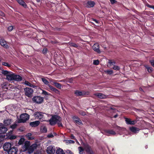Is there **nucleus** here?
I'll list each match as a JSON object with an SVG mask.
<instances>
[{"label": "nucleus", "mask_w": 154, "mask_h": 154, "mask_svg": "<svg viewBox=\"0 0 154 154\" xmlns=\"http://www.w3.org/2000/svg\"><path fill=\"white\" fill-rule=\"evenodd\" d=\"M6 79L10 81L14 80L19 82L22 80V78L20 76L11 72L10 73L7 75Z\"/></svg>", "instance_id": "obj_2"}, {"label": "nucleus", "mask_w": 154, "mask_h": 154, "mask_svg": "<svg viewBox=\"0 0 154 154\" xmlns=\"http://www.w3.org/2000/svg\"><path fill=\"white\" fill-rule=\"evenodd\" d=\"M3 147L4 150L8 152L12 147V145L10 143H6L4 144Z\"/></svg>", "instance_id": "obj_12"}, {"label": "nucleus", "mask_w": 154, "mask_h": 154, "mask_svg": "<svg viewBox=\"0 0 154 154\" xmlns=\"http://www.w3.org/2000/svg\"><path fill=\"white\" fill-rule=\"evenodd\" d=\"M48 137L49 138H52L54 137V136L52 134H50L48 135Z\"/></svg>", "instance_id": "obj_57"}, {"label": "nucleus", "mask_w": 154, "mask_h": 154, "mask_svg": "<svg viewBox=\"0 0 154 154\" xmlns=\"http://www.w3.org/2000/svg\"><path fill=\"white\" fill-rule=\"evenodd\" d=\"M70 137L71 139H73V140L75 139V137L74 136V135L73 134H71V135L70 136Z\"/></svg>", "instance_id": "obj_55"}, {"label": "nucleus", "mask_w": 154, "mask_h": 154, "mask_svg": "<svg viewBox=\"0 0 154 154\" xmlns=\"http://www.w3.org/2000/svg\"><path fill=\"white\" fill-rule=\"evenodd\" d=\"M69 82L71 83L72 82V78H69Z\"/></svg>", "instance_id": "obj_59"}, {"label": "nucleus", "mask_w": 154, "mask_h": 154, "mask_svg": "<svg viewBox=\"0 0 154 154\" xmlns=\"http://www.w3.org/2000/svg\"><path fill=\"white\" fill-rule=\"evenodd\" d=\"M95 4V3L94 1H88L86 5V7L88 8L93 7Z\"/></svg>", "instance_id": "obj_19"}, {"label": "nucleus", "mask_w": 154, "mask_h": 154, "mask_svg": "<svg viewBox=\"0 0 154 154\" xmlns=\"http://www.w3.org/2000/svg\"><path fill=\"white\" fill-rule=\"evenodd\" d=\"M149 62L151 63V65L153 67H154V60H149Z\"/></svg>", "instance_id": "obj_51"}, {"label": "nucleus", "mask_w": 154, "mask_h": 154, "mask_svg": "<svg viewBox=\"0 0 154 154\" xmlns=\"http://www.w3.org/2000/svg\"><path fill=\"white\" fill-rule=\"evenodd\" d=\"M52 117L48 120L50 125L52 126L55 125L58 120L60 119V117L57 115H51Z\"/></svg>", "instance_id": "obj_3"}, {"label": "nucleus", "mask_w": 154, "mask_h": 154, "mask_svg": "<svg viewBox=\"0 0 154 154\" xmlns=\"http://www.w3.org/2000/svg\"><path fill=\"white\" fill-rule=\"evenodd\" d=\"M108 63L110 65H112L114 66L116 64V62L112 60H109Z\"/></svg>", "instance_id": "obj_37"}, {"label": "nucleus", "mask_w": 154, "mask_h": 154, "mask_svg": "<svg viewBox=\"0 0 154 154\" xmlns=\"http://www.w3.org/2000/svg\"><path fill=\"white\" fill-rule=\"evenodd\" d=\"M42 80L44 83L46 85H47L49 87V85H50L49 82L46 79L44 78H42Z\"/></svg>", "instance_id": "obj_29"}, {"label": "nucleus", "mask_w": 154, "mask_h": 154, "mask_svg": "<svg viewBox=\"0 0 154 154\" xmlns=\"http://www.w3.org/2000/svg\"><path fill=\"white\" fill-rule=\"evenodd\" d=\"M145 5L147 7L152 8L153 9H154V6H152L149 5L148 3L146 2V3L145 4Z\"/></svg>", "instance_id": "obj_39"}, {"label": "nucleus", "mask_w": 154, "mask_h": 154, "mask_svg": "<svg viewBox=\"0 0 154 154\" xmlns=\"http://www.w3.org/2000/svg\"><path fill=\"white\" fill-rule=\"evenodd\" d=\"M43 100V98L39 96H34L32 99V100L34 103L38 104L42 103Z\"/></svg>", "instance_id": "obj_6"}, {"label": "nucleus", "mask_w": 154, "mask_h": 154, "mask_svg": "<svg viewBox=\"0 0 154 154\" xmlns=\"http://www.w3.org/2000/svg\"><path fill=\"white\" fill-rule=\"evenodd\" d=\"M49 88L50 90L56 93L57 94H59V91L51 85H49Z\"/></svg>", "instance_id": "obj_24"}, {"label": "nucleus", "mask_w": 154, "mask_h": 154, "mask_svg": "<svg viewBox=\"0 0 154 154\" xmlns=\"http://www.w3.org/2000/svg\"><path fill=\"white\" fill-rule=\"evenodd\" d=\"M0 134H5L7 132V128L2 124H0Z\"/></svg>", "instance_id": "obj_14"}, {"label": "nucleus", "mask_w": 154, "mask_h": 154, "mask_svg": "<svg viewBox=\"0 0 154 154\" xmlns=\"http://www.w3.org/2000/svg\"><path fill=\"white\" fill-rule=\"evenodd\" d=\"M93 64L95 65H98L99 63V61L98 60H94L93 61Z\"/></svg>", "instance_id": "obj_43"}, {"label": "nucleus", "mask_w": 154, "mask_h": 154, "mask_svg": "<svg viewBox=\"0 0 154 154\" xmlns=\"http://www.w3.org/2000/svg\"><path fill=\"white\" fill-rule=\"evenodd\" d=\"M18 3L20 5L23 6L25 8H26L27 7L26 4L25 2L23 0H16Z\"/></svg>", "instance_id": "obj_21"}, {"label": "nucleus", "mask_w": 154, "mask_h": 154, "mask_svg": "<svg viewBox=\"0 0 154 154\" xmlns=\"http://www.w3.org/2000/svg\"><path fill=\"white\" fill-rule=\"evenodd\" d=\"M66 142L67 143H75V141L73 140H66Z\"/></svg>", "instance_id": "obj_44"}, {"label": "nucleus", "mask_w": 154, "mask_h": 154, "mask_svg": "<svg viewBox=\"0 0 154 154\" xmlns=\"http://www.w3.org/2000/svg\"><path fill=\"white\" fill-rule=\"evenodd\" d=\"M48 52V49L46 48H44L43 50L42 53L45 54H46Z\"/></svg>", "instance_id": "obj_45"}, {"label": "nucleus", "mask_w": 154, "mask_h": 154, "mask_svg": "<svg viewBox=\"0 0 154 154\" xmlns=\"http://www.w3.org/2000/svg\"><path fill=\"white\" fill-rule=\"evenodd\" d=\"M144 67L147 69L149 73H151L153 71V68L152 67H149L147 65L144 66Z\"/></svg>", "instance_id": "obj_30"}, {"label": "nucleus", "mask_w": 154, "mask_h": 154, "mask_svg": "<svg viewBox=\"0 0 154 154\" xmlns=\"http://www.w3.org/2000/svg\"><path fill=\"white\" fill-rule=\"evenodd\" d=\"M30 142L29 141H26L24 143L23 147L25 148V151H26L27 149L30 146Z\"/></svg>", "instance_id": "obj_25"}, {"label": "nucleus", "mask_w": 154, "mask_h": 154, "mask_svg": "<svg viewBox=\"0 0 154 154\" xmlns=\"http://www.w3.org/2000/svg\"><path fill=\"white\" fill-rule=\"evenodd\" d=\"M43 113L42 112H35L34 114V116L35 118L41 120V119L43 118Z\"/></svg>", "instance_id": "obj_9"}, {"label": "nucleus", "mask_w": 154, "mask_h": 154, "mask_svg": "<svg viewBox=\"0 0 154 154\" xmlns=\"http://www.w3.org/2000/svg\"><path fill=\"white\" fill-rule=\"evenodd\" d=\"M82 145L84 148L82 146H79L78 149L79 154H83L84 150L87 154H94V152L92 147L87 143H83Z\"/></svg>", "instance_id": "obj_1"}, {"label": "nucleus", "mask_w": 154, "mask_h": 154, "mask_svg": "<svg viewBox=\"0 0 154 154\" xmlns=\"http://www.w3.org/2000/svg\"><path fill=\"white\" fill-rule=\"evenodd\" d=\"M37 2H40V0H35Z\"/></svg>", "instance_id": "obj_63"}, {"label": "nucleus", "mask_w": 154, "mask_h": 154, "mask_svg": "<svg viewBox=\"0 0 154 154\" xmlns=\"http://www.w3.org/2000/svg\"><path fill=\"white\" fill-rule=\"evenodd\" d=\"M5 85H4L3 86V87L4 88H5V87H4V86H5Z\"/></svg>", "instance_id": "obj_64"}, {"label": "nucleus", "mask_w": 154, "mask_h": 154, "mask_svg": "<svg viewBox=\"0 0 154 154\" xmlns=\"http://www.w3.org/2000/svg\"><path fill=\"white\" fill-rule=\"evenodd\" d=\"M2 64L3 66H7L9 68L11 67V64H9L7 62H3L2 63Z\"/></svg>", "instance_id": "obj_36"}, {"label": "nucleus", "mask_w": 154, "mask_h": 154, "mask_svg": "<svg viewBox=\"0 0 154 154\" xmlns=\"http://www.w3.org/2000/svg\"><path fill=\"white\" fill-rule=\"evenodd\" d=\"M17 126V125L16 124H15L11 125L10 127L11 128L14 129L16 128Z\"/></svg>", "instance_id": "obj_49"}, {"label": "nucleus", "mask_w": 154, "mask_h": 154, "mask_svg": "<svg viewBox=\"0 0 154 154\" xmlns=\"http://www.w3.org/2000/svg\"><path fill=\"white\" fill-rule=\"evenodd\" d=\"M18 151L17 147L15 146L12 147L7 152L8 154H17Z\"/></svg>", "instance_id": "obj_11"}, {"label": "nucleus", "mask_w": 154, "mask_h": 154, "mask_svg": "<svg viewBox=\"0 0 154 154\" xmlns=\"http://www.w3.org/2000/svg\"><path fill=\"white\" fill-rule=\"evenodd\" d=\"M0 15L2 17H4L5 15V14L2 11H0Z\"/></svg>", "instance_id": "obj_54"}, {"label": "nucleus", "mask_w": 154, "mask_h": 154, "mask_svg": "<svg viewBox=\"0 0 154 154\" xmlns=\"http://www.w3.org/2000/svg\"><path fill=\"white\" fill-rule=\"evenodd\" d=\"M13 29V26H9L8 28V30L9 32H11L12 30Z\"/></svg>", "instance_id": "obj_46"}, {"label": "nucleus", "mask_w": 154, "mask_h": 154, "mask_svg": "<svg viewBox=\"0 0 154 154\" xmlns=\"http://www.w3.org/2000/svg\"><path fill=\"white\" fill-rule=\"evenodd\" d=\"M104 132L106 133L105 134L107 136L116 134V132L112 130H104Z\"/></svg>", "instance_id": "obj_16"}, {"label": "nucleus", "mask_w": 154, "mask_h": 154, "mask_svg": "<svg viewBox=\"0 0 154 154\" xmlns=\"http://www.w3.org/2000/svg\"><path fill=\"white\" fill-rule=\"evenodd\" d=\"M130 131L133 132L137 133L139 131V129L137 128L132 127L130 128Z\"/></svg>", "instance_id": "obj_26"}, {"label": "nucleus", "mask_w": 154, "mask_h": 154, "mask_svg": "<svg viewBox=\"0 0 154 154\" xmlns=\"http://www.w3.org/2000/svg\"><path fill=\"white\" fill-rule=\"evenodd\" d=\"M74 94L77 96H81L85 95H88L89 94V92L81 91L79 90H75V91Z\"/></svg>", "instance_id": "obj_8"}, {"label": "nucleus", "mask_w": 154, "mask_h": 154, "mask_svg": "<svg viewBox=\"0 0 154 154\" xmlns=\"http://www.w3.org/2000/svg\"><path fill=\"white\" fill-rule=\"evenodd\" d=\"M104 72L109 75H112L113 73V71L112 70H106Z\"/></svg>", "instance_id": "obj_38"}, {"label": "nucleus", "mask_w": 154, "mask_h": 154, "mask_svg": "<svg viewBox=\"0 0 154 154\" xmlns=\"http://www.w3.org/2000/svg\"><path fill=\"white\" fill-rule=\"evenodd\" d=\"M93 49L98 54L101 53V51L100 50V46L98 44H94L92 47Z\"/></svg>", "instance_id": "obj_13"}, {"label": "nucleus", "mask_w": 154, "mask_h": 154, "mask_svg": "<svg viewBox=\"0 0 154 154\" xmlns=\"http://www.w3.org/2000/svg\"><path fill=\"white\" fill-rule=\"evenodd\" d=\"M72 118L75 123L80 125H83V123L80 119L78 117L76 116H74L72 117Z\"/></svg>", "instance_id": "obj_15"}, {"label": "nucleus", "mask_w": 154, "mask_h": 154, "mask_svg": "<svg viewBox=\"0 0 154 154\" xmlns=\"http://www.w3.org/2000/svg\"><path fill=\"white\" fill-rule=\"evenodd\" d=\"M31 135L32 134L31 133H28L26 134V136L29 140H32L34 139V137H31Z\"/></svg>", "instance_id": "obj_32"}, {"label": "nucleus", "mask_w": 154, "mask_h": 154, "mask_svg": "<svg viewBox=\"0 0 154 154\" xmlns=\"http://www.w3.org/2000/svg\"><path fill=\"white\" fill-rule=\"evenodd\" d=\"M112 68L116 70H119L120 69V67L116 66L115 65Z\"/></svg>", "instance_id": "obj_41"}, {"label": "nucleus", "mask_w": 154, "mask_h": 154, "mask_svg": "<svg viewBox=\"0 0 154 154\" xmlns=\"http://www.w3.org/2000/svg\"><path fill=\"white\" fill-rule=\"evenodd\" d=\"M79 114L83 116H85L86 115V113L83 110H79Z\"/></svg>", "instance_id": "obj_42"}, {"label": "nucleus", "mask_w": 154, "mask_h": 154, "mask_svg": "<svg viewBox=\"0 0 154 154\" xmlns=\"http://www.w3.org/2000/svg\"><path fill=\"white\" fill-rule=\"evenodd\" d=\"M40 122L39 121H36L31 122L29 123V125L32 127H36L38 126L40 124Z\"/></svg>", "instance_id": "obj_20"}, {"label": "nucleus", "mask_w": 154, "mask_h": 154, "mask_svg": "<svg viewBox=\"0 0 154 154\" xmlns=\"http://www.w3.org/2000/svg\"><path fill=\"white\" fill-rule=\"evenodd\" d=\"M136 123V122L135 121H131V125H134Z\"/></svg>", "instance_id": "obj_58"}, {"label": "nucleus", "mask_w": 154, "mask_h": 154, "mask_svg": "<svg viewBox=\"0 0 154 154\" xmlns=\"http://www.w3.org/2000/svg\"><path fill=\"white\" fill-rule=\"evenodd\" d=\"M11 119H7L4 120V125L7 126L10 125L11 124Z\"/></svg>", "instance_id": "obj_31"}, {"label": "nucleus", "mask_w": 154, "mask_h": 154, "mask_svg": "<svg viewBox=\"0 0 154 154\" xmlns=\"http://www.w3.org/2000/svg\"><path fill=\"white\" fill-rule=\"evenodd\" d=\"M109 1L112 4H113L117 2L116 0H109Z\"/></svg>", "instance_id": "obj_53"}, {"label": "nucleus", "mask_w": 154, "mask_h": 154, "mask_svg": "<svg viewBox=\"0 0 154 154\" xmlns=\"http://www.w3.org/2000/svg\"><path fill=\"white\" fill-rule=\"evenodd\" d=\"M25 84L26 85H28L29 86H31V83L27 81H25Z\"/></svg>", "instance_id": "obj_52"}, {"label": "nucleus", "mask_w": 154, "mask_h": 154, "mask_svg": "<svg viewBox=\"0 0 154 154\" xmlns=\"http://www.w3.org/2000/svg\"><path fill=\"white\" fill-rule=\"evenodd\" d=\"M42 94L44 95H49L48 93V92L46 91L45 90H42Z\"/></svg>", "instance_id": "obj_50"}, {"label": "nucleus", "mask_w": 154, "mask_h": 154, "mask_svg": "<svg viewBox=\"0 0 154 154\" xmlns=\"http://www.w3.org/2000/svg\"><path fill=\"white\" fill-rule=\"evenodd\" d=\"M25 94L29 97L32 96L33 91L32 88H26L24 89Z\"/></svg>", "instance_id": "obj_5"}, {"label": "nucleus", "mask_w": 154, "mask_h": 154, "mask_svg": "<svg viewBox=\"0 0 154 154\" xmlns=\"http://www.w3.org/2000/svg\"><path fill=\"white\" fill-rule=\"evenodd\" d=\"M13 131H10L9 133H8V137L9 139L10 140H14L16 138V137L14 135H11V134H12Z\"/></svg>", "instance_id": "obj_22"}, {"label": "nucleus", "mask_w": 154, "mask_h": 154, "mask_svg": "<svg viewBox=\"0 0 154 154\" xmlns=\"http://www.w3.org/2000/svg\"><path fill=\"white\" fill-rule=\"evenodd\" d=\"M94 95L98 98L101 99H104L106 98L107 97L106 95L100 93H97L95 94Z\"/></svg>", "instance_id": "obj_17"}, {"label": "nucleus", "mask_w": 154, "mask_h": 154, "mask_svg": "<svg viewBox=\"0 0 154 154\" xmlns=\"http://www.w3.org/2000/svg\"><path fill=\"white\" fill-rule=\"evenodd\" d=\"M125 121L126 123L128 125H130L131 123V120L128 118H125Z\"/></svg>", "instance_id": "obj_40"}, {"label": "nucleus", "mask_w": 154, "mask_h": 154, "mask_svg": "<svg viewBox=\"0 0 154 154\" xmlns=\"http://www.w3.org/2000/svg\"><path fill=\"white\" fill-rule=\"evenodd\" d=\"M55 151V147L52 145L48 146L46 150V152L48 154H54Z\"/></svg>", "instance_id": "obj_7"}, {"label": "nucleus", "mask_w": 154, "mask_h": 154, "mask_svg": "<svg viewBox=\"0 0 154 154\" xmlns=\"http://www.w3.org/2000/svg\"><path fill=\"white\" fill-rule=\"evenodd\" d=\"M92 20H93V21H94V22H95V23H99L98 21L97 20H96V19H95L94 18H92Z\"/></svg>", "instance_id": "obj_56"}, {"label": "nucleus", "mask_w": 154, "mask_h": 154, "mask_svg": "<svg viewBox=\"0 0 154 154\" xmlns=\"http://www.w3.org/2000/svg\"><path fill=\"white\" fill-rule=\"evenodd\" d=\"M11 72V71H8L6 70H2V73L3 75H4L7 77V75L10 73Z\"/></svg>", "instance_id": "obj_33"}, {"label": "nucleus", "mask_w": 154, "mask_h": 154, "mask_svg": "<svg viewBox=\"0 0 154 154\" xmlns=\"http://www.w3.org/2000/svg\"><path fill=\"white\" fill-rule=\"evenodd\" d=\"M56 153L57 154H65L63 150L60 148H59L57 150Z\"/></svg>", "instance_id": "obj_28"}, {"label": "nucleus", "mask_w": 154, "mask_h": 154, "mask_svg": "<svg viewBox=\"0 0 154 154\" xmlns=\"http://www.w3.org/2000/svg\"><path fill=\"white\" fill-rule=\"evenodd\" d=\"M31 85V86H30V87H33V88H34V85H33L32 84H31V85Z\"/></svg>", "instance_id": "obj_62"}, {"label": "nucleus", "mask_w": 154, "mask_h": 154, "mask_svg": "<svg viewBox=\"0 0 154 154\" xmlns=\"http://www.w3.org/2000/svg\"><path fill=\"white\" fill-rule=\"evenodd\" d=\"M42 131L43 132L46 133L47 131V130L46 128L45 127H44L43 128L42 130Z\"/></svg>", "instance_id": "obj_48"}, {"label": "nucleus", "mask_w": 154, "mask_h": 154, "mask_svg": "<svg viewBox=\"0 0 154 154\" xmlns=\"http://www.w3.org/2000/svg\"><path fill=\"white\" fill-rule=\"evenodd\" d=\"M37 146L36 144L34 143L32 144L31 146H30L27 149L28 152L29 154L32 153L34 149L36 148Z\"/></svg>", "instance_id": "obj_10"}, {"label": "nucleus", "mask_w": 154, "mask_h": 154, "mask_svg": "<svg viewBox=\"0 0 154 154\" xmlns=\"http://www.w3.org/2000/svg\"><path fill=\"white\" fill-rule=\"evenodd\" d=\"M66 154H74L72 151L69 149H67L66 151Z\"/></svg>", "instance_id": "obj_47"}, {"label": "nucleus", "mask_w": 154, "mask_h": 154, "mask_svg": "<svg viewBox=\"0 0 154 154\" xmlns=\"http://www.w3.org/2000/svg\"><path fill=\"white\" fill-rule=\"evenodd\" d=\"M52 84L54 85L57 88L60 89L61 88V84L55 81L52 82Z\"/></svg>", "instance_id": "obj_23"}, {"label": "nucleus", "mask_w": 154, "mask_h": 154, "mask_svg": "<svg viewBox=\"0 0 154 154\" xmlns=\"http://www.w3.org/2000/svg\"><path fill=\"white\" fill-rule=\"evenodd\" d=\"M25 140V139L24 138H21L19 141L18 144L19 145H21L23 143Z\"/></svg>", "instance_id": "obj_35"}, {"label": "nucleus", "mask_w": 154, "mask_h": 154, "mask_svg": "<svg viewBox=\"0 0 154 154\" xmlns=\"http://www.w3.org/2000/svg\"><path fill=\"white\" fill-rule=\"evenodd\" d=\"M118 116V114H116L114 116V118H116Z\"/></svg>", "instance_id": "obj_61"}, {"label": "nucleus", "mask_w": 154, "mask_h": 154, "mask_svg": "<svg viewBox=\"0 0 154 154\" xmlns=\"http://www.w3.org/2000/svg\"><path fill=\"white\" fill-rule=\"evenodd\" d=\"M116 109L114 108H113L112 107H110V108H109V110H115Z\"/></svg>", "instance_id": "obj_60"}, {"label": "nucleus", "mask_w": 154, "mask_h": 154, "mask_svg": "<svg viewBox=\"0 0 154 154\" xmlns=\"http://www.w3.org/2000/svg\"><path fill=\"white\" fill-rule=\"evenodd\" d=\"M59 120L57 121V125L59 127H63V125L62 123V118L60 117V120Z\"/></svg>", "instance_id": "obj_34"}, {"label": "nucleus", "mask_w": 154, "mask_h": 154, "mask_svg": "<svg viewBox=\"0 0 154 154\" xmlns=\"http://www.w3.org/2000/svg\"><path fill=\"white\" fill-rule=\"evenodd\" d=\"M29 118V116L27 113H23L21 114L20 116V119L18 121V122L24 123L27 120H28Z\"/></svg>", "instance_id": "obj_4"}, {"label": "nucleus", "mask_w": 154, "mask_h": 154, "mask_svg": "<svg viewBox=\"0 0 154 154\" xmlns=\"http://www.w3.org/2000/svg\"><path fill=\"white\" fill-rule=\"evenodd\" d=\"M68 45L71 47H74L75 48H78L79 46L77 45V44H76L74 43H72L70 42H69L68 43Z\"/></svg>", "instance_id": "obj_27"}, {"label": "nucleus", "mask_w": 154, "mask_h": 154, "mask_svg": "<svg viewBox=\"0 0 154 154\" xmlns=\"http://www.w3.org/2000/svg\"><path fill=\"white\" fill-rule=\"evenodd\" d=\"M0 44L2 46L5 48L7 49L9 47L8 45L7 44L6 42L4 39H0Z\"/></svg>", "instance_id": "obj_18"}]
</instances>
